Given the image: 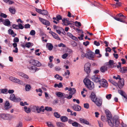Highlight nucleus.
I'll return each mask as SVG.
<instances>
[{"mask_svg": "<svg viewBox=\"0 0 127 127\" xmlns=\"http://www.w3.org/2000/svg\"><path fill=\"white\" fill-rule=\"evenodd\" d=\"M107 122L108 125L111 127H118L120 124L119 118L116 116L112 119H108Z\"/></svg>", "mask_w": 127, "mask_h": 127, "instance_id": "nucleus-1", "label": "nucleus"}, {"mask_svg": "<svg viewBox=\"0 0 127 127\" xmlns=\"http://www.w3.org/2000/svg\"><path fill=\"white\" fill-rule=\"evenodd\" d=\"M86 87L90 90H92L94 87V83L89 79L85 78L83 81Z\"/></svg>", "mask_w": 127, "mask_h": 127, "instance_id": "nucleus-2", "label": "nucleus"}, {"mask_svg": "<svg viewBox=\"0 0 127 127\" xmlns=\"http://www.w3.org/2000/svg\"><path fill=\"white\" fill-rule=\"evenodd\" d=\"M56 94L58 97L61 98H66L69 99L71 98L72 97V96L71 95H69V96H68V95L65 94L64 93L61 92H56Z\"/></svg>", "mask_w": 127, "mask_h": 127, "instance_id": "nucleus-3", "label": "nucleus"}, {"mask_svg": "<svg viewBox=\"0 0 127 127\" xmlns=\"http://www.w3.org/2000/svg\"><path fill=\"white\" fill-rule=\"evenodd\" d=\"M86 58L93 60L94 58L95 54L89 49L86 50Z\"/></svg>", "mask_w": 127, "mask_h": 127, "instance_id": "nucleus-4", "label": "nucleus"}, {"mask_svg": "<svg viewBox=\"0 0 127 127\" xmlns=\"http://www.w3.org/2000/svg\"><path fill=\"white\" fill-rule=\"evenodd\" d=\"M76 30H77V32L78 33V35L80 36H79L78 37V38L80 40H83V32L82 30H80L78 28H77Z\"/></svg>", "mask_w": 127, "mask_h": 127, "instance_id": "nucleus-5", "label": "nucleus"}, {"mask_svg": "<svg viewBox=\"0 0 127 127\" xmlns=\"http://www.w3.org/2000/svg\"><path fill=\"white\" fill-rule=\"evenodd\" d=\"M0 117L4 120H10L11 118V116L9 114H2L0 115Z\"/></svg>", "mask_w": 127, "mask_h": 127, "instance_id": "nucleus-6", "label": "nucleus"}, {"mask_svg": "<svg viewBox=\"0 0 127 127\" xmlns=\"http://www.w3.org/2000/svg\"><path fill=\"white\" fill-rule=\"evenodd\" d=\"M90 66L91 64L89 63H86L85 64L84 66V70L87 73H89L90 72Z\"/></svg>", "mask_w": 127, "mask_h": 127, "instance_id": "nucleus-7", "label": "nucleus"}, {"mask_svg": "<svg viewBox=\"0 0 127 127\" xmlns=\"http://www.w3.org/2000/svg\"><path fill=\"white\" fill-rule=\"evenodd\" d=\"M100 83L101 86L104 88H106L108 86L107 81L104 79H102L100 80Z\"/></svg>", "mask_w": 127, "mask_h": 127, "instance_id": "nucleus-8", "label": "nucleus"}, {"mask_svg": "<svg viewBox=\"0 0 127 127\" xmlns=\"http://www.w3.org/2000/svg\"><path fill=\"white\" fill-rule=\"evenodd\" d=\"M91 78L92 80L95 82H98L100 81V76L97 75H95L92 76Z\"/></svg>", "mask_w": 127, "mask_h": 127, "instance_id": "nucleus-9", "label": "nucleus"}, {"mask_svg": "<svg viewBox=\"0 0 127 127\" xmlns=\"http://www.w3.org/2000/svg\"><path fill=\"white\" fill-rule=\"evenodd\" d=\"M28 68L30 70H32L33 73L35 72L36 71H37L39 70L38 68H37L34 66H31L30 65H28Z\"/></svg>", "mask_w": 127, "mask_h": 127, "instance_id": "nucleus-10", "label": "nucleus"}, {"mask_svg": "<svg viewBox=\"0 0 127 127\" xmlns=\"http://www.w3.org/2000/svg\"><path fill=\"white\" fill-rule=\"evenodd\" d=\"M79 121L80 123L81 124L90 126L91 125V124H90L88 121L84 119L80 118L79 119Z\"/></svg>", "mask_w": 127, "mask_h": 127, "instance_id": "nucleus-11", "label": "nucleus"}, {"mask_svg": "<svg viewBox=\"0 0 127 127\" xmlns=\"http://www.w3.org/2000/svg\"><path fill=\"white\" fill-rule=\"evenodd\" d=\"M124 85V79H121L119 80L118 84V86L119 88L120 89L122 88Z\"/></svg>", "mask_w": 127, "mask_h": 127, "instance_id": "nucleus-12", "label": "nucleus"}, {"mask_svg": "<svg viewBox=\"0 0 127 127\" xmlns=\"http://www.w3.org/2000/svg\"><path fill=\"white\" fill-rule=\"evenodd\" d=\"M62 21L63 24H65V23H66L67 24H73L74 23L72 21H69L68 19L65 18H63L62 19Z\"/></svg>", "mask_w": 127, "mask_h": 127, "instance_id": "nucleus-13", "label": "nucleus"}, {"mask_svg": "<svg viewBox=\"0 0 127 127\" xmlns=\"http://www.w3.org/2000/svg\"><path fill=\"white\" fill-rule=\"evenodd\" d=\"M102 102V100L101 99L97 98L94 102L95 103L97 106H100L101 105Z\"/></svg>", "mask_w": 127, "mask_h": 127, "instance_id": "nucleus-14", "label": "nucleus"}, {"mask_svg": "<svg viewBox=\"0 0 127 127\" xmlns=\"http://www.w3.org/2000/svg\"><path fill=\"white\" fill-rule=\"evenodd\" d=\"M49 33L51 34L54 38L59 40H61L60 38L58 37V35L52 31H50L49 32Z\"/></svg>", "mask_w": 127, "mask_h": 127, "instance_id": "nucleus-15", "label": "nucleus"}, {"mask_svg": "<svg viewBox=\"0 0 127 127\" xmlns=\"http://www.w3.org/2000/svg\"><path fill=\"white\" fill-rule=\"evenodd\" d=\"M90 97L91 100L94 102L95 101L97 98L95 93L93 92L91 93Z\"/></svg>", "mask_w": 127, "mask_h": 127, "instance_id": "nucleus-16", "label": "nucleus"}, {"mask_svg": "<svg viewBox=\"0 0 127 127\" xmlns=\"http://www.w3.org/2000/svg\"><path fill=\"white\" fill-rule=\"evenodd\" d=\"M1 22L3 24H10V23L9 19H6L4 20L1 17L0 18V22Z\"/></svg>", "mask_w": 127, "mask_h": 127, "instance_id": "nucleus-17", "label": "nucleus"}, {"mask_svg": "<svg viewBox=\"0 0 127 127\" xmlns=\"http://www.w3.org/2000/svg\"><path fill=\"white\" fill-rule=\"evenodd\" d=\"M39 20L43 24H50V22L47 20L44 19L41 17H39Z\"/></svg>", "mask_w": 127, "mask_h": 127, "instance_id": "nucleus-18", "label": "nucleus"}, {"mask_svg": "<svg viewBox=\"0 0 127 127\" xmlns=\"http://www.w3.org/2000/svg\"><path fill=\"white\" fill-rule=\"evenodd\" d=\"M105 112L106 115L107 120H108V119H111L112 118V116L111 113L108 110H106L105 111Z\"/></svg>", "mask_w": 127, "mask_h": 127, "instance_id": "nucleus-19", "label": "nucleus"}, {"mask_svg": "<svg viewBox=\"0 0 127 127\" xmlns=\"http://www.w3.org/2000/svg\"><path fill=\"white\" fill-rule=\"evenodd\" d=\"M67 35L70 38L72 39L75 40L76 41H78V38L76 37L73 36L72 34L69 32H68L67 33Z\"/></svg>", "mask_w": 127, "mask_h": 127, "instance_id": "nucleus-20", "label": "nucleus"}, {"mask_svg": "<svg viewBox=\"0 0 127 127\" xmlns=\"http://www.w3.org/2000/svg\"><path fill=\"white\" fill-rule=\"evenodd\" d=\"M72 107L74 110L76 111H79L81 109V107L80 106L76 105H74Z\"/></svg>", "mask_w": 127, "mask_h": 127, "instance_id": "nucleus-21", "label": "nucleus"}, {"mask_svg": "<svg viewBox=\"0 0 127 127\" xmlns=\"http://www.w3.org/2000/svg\"><path fill=\"white\" fill-rule=\"evenodd\" d=\"M18 74L19 75L25 79H27L29 78V76L27 75L22 72H19L18 73Z\"/></svg>", "mask_w": 127, "mask_h": 127, "instance_id": "nucleus-22", "label": "nucleus"}, {"mask_svg": "<svg viewBox=\"0 0 127 127\" xmlns=\"http://www.w3.org/2000/svg\"><path fill=\"white\" fill-rule=\"evenodd\" d=\"M13 82L18 83L19 84L21 85L23 83V82L21 80L14 77Z\"/></svg>", "mask_w": 127, "mask_h": 127, "instance_id": "nucleus-23", "label": "nucleus"}, {"mask_svg": "<svg viewBox=\"0 0 127 127\" xmlns=\"http://www.w3.org/2000/svg\"><path fill=\"white\" fill-rule=\"evenodd\" d=\"M113 17L115 20L117 21L121 22L123 23H127V22H125V21L124 20H123L122 19V18H118V17H117L116 16V17L113 16Z\"/></svg>", "mask_w": 127, "mask_h": 127, "instance_id": "nucleus-24", "label": "nucleus"}, {"mask_svg": "<svg viewBox=\"0 0 127 127\" xmlns=\"http://www.w3.org/2000/svg\"><path fill=\"white\" fill-rule=\"evenodd\" d=\"M119 70L121 72L123 73H125L127 72V67H124L121 68Z\"/></svg>", "mask_w": 127, "mask_h": 127, "instance_id": "nucleus-25", "label": "nucleus"}, {"mask_svg": "<svg viewBox=\"0 0 127 127\" xmlns=\"http://www.w3.org/2000/svg\"><path fill=\"white\" fill-rule=\"evenodd\" d=\"M53 46L52 44L51 43H47L46 45V47L50 50H51L53 48Z\"/></svg>", "mask_w": 127, "mask_h": 127, "instance_id": "nucleus-26", "label": "nucleus"}, {"mask_svg": "<svg viewBox=\"0 0 127 127\" xmlns=\"http://www.w3.org/2000/svg\"><path fill=\"white\" fill-rule=\"evenodd\" d=\"M69 91H70L69 92V95H72L76 92V90L74 88H69Z\"/></svg>", "mask_w": 127, "mask_h": 127, "instance_id": "nucleus-27", "label": "nucleus"}, {"mask_svg": "<svg viewBox=\"0 0 127 127\" xmlns=\"http://www.w3.org/2000/svg\"><path fill=\"white\" fill-rule=\"evenodd\" d=\"M8 33L11 34L13 37H14L16 35V34L15 33L12 29H9L8 31Z\"/></svg>", "mask_w": 127, "mask_h": 127, "instance_id": "nucleus-28", "label": "nucleus"}, {"mask_svg": "<svg viewBox=\"0 0 127 127\" xmlns=\"http://www.w3.org/2000/svg\"><path fill=\"white\" fill-rule=\"evenodd\" d=\"M10 103L9 101H6L5 103V105L4 108L6 110H7L10 108Z\"/></svg>", "mask_w": 127, "mask_h": 127, "instance_id": "nucleus-29", "label": "nucleus"}, {"mask_svg": "<svg viewBox=\"0 0 127 127\" xmlns=\"http://www.w3.org/2000/svg\"><path fill=\"white\" fill-rule=\"evenodd\" d=\"M107 67L105 66H102L100 68V71L102 72L103 73L107 71Z\"/></svg>", "mask_w": 127, "mask_h": 127, "instance_id": "nucleus-30", "label": "nucleus"}, {"mask_svg": "<svg viewBox=\"0 0 127 127\" xmlns=\"http://www.w3.org/2000/svg\"><path fill=\"white\" fill-rule=\"evenodd\" d=\"M109 66L111 67H113L115 65H114L115 64L114 63V61L113 60H110L109 62Z\"/></svg>", "mask_w": 127, "mask_h": 127, "instance_id": "nucleus-31", "label": "nucleus"}, {"mask_svg": "<svg viewBox=\"0 0 127 127\" xmlns=\"http://www.w3.org/2000/svg\"><path fill=\"white\" fill-rule=\"evenodd\" d=\"M61 120L63 122H66L67 121L68 118L65 116H62L60 118Z\"/></svg>", "mask_w": 127, "mask_h": 127, "instance_id": "nucleus-32", "label": "nucleus"}, {"mask_svg": "<svg viewBox=\"0 0 127 127\" xmlns=\"http://www.w3.org/2000/svg\"><path fill=\"white\" fill-rule=\"evenodd\" d=\"M9 10L11 13L12 14H15L16 10L14 8L10 7L9 8Z\"/></svg>", "mask_w": 127, "mask_h": 127, "instance_id": "nucleus-33", "label": "nucleus"}, {"mask_svg": "<svg viewBox=\"0 0 127 127\" xmlns=\"http://www.w3.org/2000/svg\"><path fill=\"white\" fill-rule=\"evenodd\" d=\"M7 90L6 89H0V94H7Z\"/></svg>", "mask_w": 127, "mask_h": 127, "instance_id": "nucleus-34", "label": "nucleus"}, {"mask_svg": "<svg viewBox=\"0 0 127 127\" xmlns=\"http://www.w3.org/2000/svg\"><path fill=\"white\" fill-rule=\"evenodd\" d=\"M25 111L27 113H29L31 112V109L30 108H28L27 106H25L24 107Z\"/></svg>", "mask_w": 127, "mask_h": 127, "instance_id": "nucleus-35", "label": "nucleus"}, {"mask_svg": "<svg viewBox=\"0 0 127 127\" xmlns=\"http://www.w3.org/2000/svg\"><path fill=\"white\" fill-rule=\"evenodd\" d=\"M31 86L28 84H27L25 86V89L26 91H29L31 89Z\"/></svg>", "mask_w": 127, "mask_h": 127, "instance_id": "nucleus-36", "label": "nucleus"}, {"mask_svg": "<svg viewBox=\"0 0 127 127\" xmlns=\"http://www.w3.org/2000/svg\"><path fill=\"white\" fill-rule=\"evenodd\" d=\"M63 85L61 83H60L59 84H55L54 85V87L55 88L58 87V88H61L63 87Z\"/></svg>", "mask_w": 127, "mask_h": 127, "instance_id": "nucleus-37", "label": "nucleus"}, {"mask_svg": "<svg viewBox=\"0 0 127 127\" xmlns=\"http://www.w3.org/2000/svg\"><path fill=\"white\" fill-rule=\"evenodd\" d=\"M99 50L98 49H96L95 51V54H98V56H97L98 58H100L101 56V55L99 53Z\"/></svg>", "mask_w": 127, "mask_h": 127, "instance_id": "nucleus-38", "label": "nucleus"}, {"mask_svg": "<svg viewBox=\"0 0 127 127\" xmlns=\"http://www.w3.org/2000/svg\"><path fill=\"white\" fill-rule=\"evenodd\" d=\"M46 124L49 127H54L52 123L51 122H46Z\"/></svg>", "mask_w": 127, "mask_h": 127, "instance_id": "nucleus-39", "label": "nucleus"}, {"mask_svg": "<svg viewBox=\"0 0 127 127\" xmlns=\"http://www.w3.org/2000/svg\"><path fill=\"white\" fill-rule=\"evenodd\" d=\"M15 97V95L14 94H11L10 97V99L11 100L14 101Z\"/></svg>", "mask_w": 127, "mask_h": 127, "instance_id": "nucleus-40", "label": "nucleus"}, {"mask_svg": "<svg viewBox=\"0 0 127 127\" xmlns=\"http://www.w3.org/2000/svg\"><path fill=\"white\" fill-rule=\"evenodd\" d=\"M56 124L57 126L60 127H63L64 125L63 123L59 122H57Z\"/></svg>", "mask_w": 127, "mask_h": 127, "instance_id": "nucleus-41", "label": "nucleus"}, {"mask_svg": "<svg viewBox=\"0 0 127 127\" xmlns=\"http://www.w3.org/2000/svg\"><path fill=\"white\" fill-rule=\"evenodd\" d=\"M54 77L55 78L58 79H59L61 81L62 80H63V77L60 76L58 74H57L55 75Z\"/></svg>", "mask_w": 127, "mask_h": 127, "instance_id": "nucleus-42", "label": "nucleus"}, {"mask_svg": "<svg viewBox=\"0 0 127 127\" xmlns=\"http://www.w3.org/2000/svg\"><path fill=\"white\" fill-rule=\"evenodd\" d=\"M36 61V60H31L30 61V64L34 66H35Z\"/></svg>", "mask_w": 127, "mask_h": 127, "instance_id": "nucleus-43", "label": "nucleus"}, {"mask_svg": "<svg viewBox=\"0 0 127 127\" xmlns=\"http://www.w3.org/2000/svg\"><path fill=\"white\" fill-rule=\"evenodd\" d=\"M48 12L46 10H42L41 14L47 15L48 14Z\"/></svg>", "mask_w": 127, "mask_h": 127, "instance_id": "nucleus-44", "label": "nucleus"}, {"mask_svg": "<svg viewBox=\"0 0 127 127\" xmlns=\"http://www.w3.org/2000/svg\"><path fill=\"white\" fill-rule=\"evenodd\" d=\"M68 54L67 53H65L62 55V57L64 59H66L68 57Z\"/></svg>", "mask_w": 127, "mask_h": 127, "instance_id": "nucleus-45", "label": "nucleus"}, {"mask_svg": "<svg viewBox=\"0 0 127 127\" xmlns=\"http://www.w3.org/2000/svg\"><path fill=\"white\" fill-rule=\"evenodd\" d=\"M32 43H31L30 42H28L26 43V44L25 46L26 47L29 48L31 46H32Z\"/></svg>", "mask_w": 127, "mask_h": 127, "instance_id": "nucleus-46", "label": "nucleus"}, {"mask_svg": "<svg viewBox=\"0 0 127 127\" xmlns=\"http://www.w3.org/2000/svg\"><path fill=\"white\" fill-rule=\"evenodd\" d=\"M36 62L35 63V66L37 67H39L41 65V63L38 61L36 60Z\"/></svg>", "mask_w": 127, "mask_h": 127, "instance_id": "nucleus-47", "label": "nucleus"}, {"mask_svg": "<svg viewBox=\"0 0 127 127\" xmlns=\"http://www.w3.org/2000/svg\"><path fill=\"white\" fill-rule=\"evenodd\" d=\"M45 109L48 111H51L52 110V109L51 107L48 106L45 107Z\"/></svg>", "mask_w": 127, "mask_h": 127, "instance_id": "nucleus-48", "label": "nucleus"}, {"mask_svg": "<svg viewBox=\"0 0 127 127\" xmlns=\"http://www.w3.org/2000/svg\"><path fill=\"white\" fill-rule=\"evenodd\" d=\"M36 106L33 105L31 107V110L33 112H35Z\"/></svg>", "mask_w": 127, "mask_h": 127, "instance_id": "nucleus-49", "label": "nucleus"}, {"mask_svg": "<svg viewBox=\"0 0 127 127\" xmlns=\"http://www.w3.org/2000/svg\"><path fill=\"white\" fill-rule=\"evenodd\" d=\"M21 100V99L20 97H15L14 101L15 102H19Z\"/></svg>", "mask_w": 127, "mask_h": 127, "instance_id": "nucleus-50", "label": "nucleus"}, {"mask_svg": "<svg viewBox=\"0 0 127 127\" xmlns=\"http://www.w3.org/2000/svg\"><path fill=\"white\" fill-rule=\"evenodd\" d=\"M72 126L75 127H78L80 124L76 122H73L72 124Z\"/></svg>", "mask_w": 127, "mask_h": 127, "instance_id": "nucleus-51", "label": "nucleus"}, {"mask_svg": "<svg viewBox=\"0 0 127 127\" xmlns=\"http://www.w3.org/2000/svg\"><path fill=\"white\" fill-rule=\"evenodd\" d=\"M54 115L57 118H59L60 117V115L57 112H55Z\"/></svg>", "mask_w": 127, "mask_h": 127, "instance_id": "nucleus-52", "label": "nucleus"}, {"mask_svg": "<svg viewBox=\"0 0 127 127\" xmlns=\"http://www.w3.org/2000/svg\"><path fill=\"white\" fill-rule=\"evenodd\" d=\"M20 105L22 106H24L25 105H28V103H27L26 102H25L23 103L22 102H21L20 103Z\"/></svg>", "mask_w": 127, "mask_h": 127, "instance_id": "nucleus-53", "label": "nucleus"}, {"mask_svg": "<svg viewBox=\"0 0 127 127\" xmlns=\"http://www.w3.org/2000/svg\"><path fill=\"white\" fill-rule=\"evenodd\" d=\"M112 95L111 94H110L106 95V98L108 100H110L111 97Z\"/></svg>", "mask_w": 127, "mask_h": 127, "instance_id": "nucleus-54", "label": "nucleus"}, {"mask_svg": "<svg viewBox=\"0 0 127 127\" xmlns=\"http://www.w3.org/2000/svg\"><path fill=\"white\" fill-rule=\"evenodd\" d=\"M54 29L56 30H58V29H61V27H59L58 26H57L56 25H54L53 26Z\"/></svg>", "mask_w": 127, "mask_h": 127, "instance_id": "nucleus-55", "label": "nucleus"}, {"mask_svg": "<svg viewBox=\"0 0 127 127\" xmlns=\"http://www.w3.org/2000/svg\"><path fill=\"white\" fill-rule=\"evenodd\" d=\"M16 127H23L22 123L21 122H19Z\"/></svg>", "mask_w": 127, "mask_h": 127, "instance_id": "nucleus-56", "label": "nucleus"}, {"mask_svg": "<svg viewBox=\"0 0 127 127\" xmlns=\"http://www.w3.org/2000/svg\"><path fill=\"white\" fill-rule=\"evenodd\" d=\"M12 27L13 28L16 29H18L19 27H18V25L16 24H13Z\"/></svg>", "mask_w": 127, "mask_h": 127, "instance_id": "nucleus-57", "label": "nucleus"}, {"mask_svg": "<svg viewBox=\"0 0 127 127\" xmlns=\"http://www.w3.org/2000/svg\"><path fill=\"white\" fill-rule=\"evenodd\" d=\"M58 46L59 47H66V45L63 43H61L60 44H59L58 45Z\"/></svg>", "mask_w": 127, "mask_h": 127, "instance_id": "nucleus-58", "label": "nucleus"}, {"mask_svg": "<svg viewBox=\"0 0 127 127\" xmlns=\"http://www.w3.org/2000/svg\"><path fill=\"white\" fill-rule=\"evenodd\" d=\"M113 78L114 79H115L116 80L119 79L120 80L121 79L120 78V76L118 75H117V77H116L115 76H114L113 77Z\"/></svg>", "mask_w": 127, "mask_h": 127, "instance_id": "nucleus-59", "label": "nucleus"}, {"mask_svg": "<svg viewBox=\"0 0 127 127\" xmlns=\"http://www.w3.org/2000/svg\"><path fill=\"white\" fill-rule=\"evenodd\" d=\"M70 74V72L68 70H66V71L65 72L64 74H63V76H66L67 74L69 75Z\"/></svg>", "mask_w": 127, "mask_h": 127, "instance_id": "nucleus-60", "label": "nucleus"}, {"mask_svg": "<svg viewBox=\"0 0 127 127\" xmlns=\"http://www.w3.org/2000/svg\"><path fill=\"white\" fill-rule=\"evenodd\" d=\"M18 49L17 47L14 48H13V52L15 53H18Z\"/></svg>", "mask_w": 127, "mask_h": 127, "instance_id": "nucleus-61", "label": "nucleus"}, {"mask_svg": "<svg viewBox=\"0 0 127 127\" xmlns=\"http://www.w3.org/2000/svg\"><path fill=\"white\" fill-rule=\"evenodd\" d=\"M35 8V10L37 12H38V13H39L41 14L42 10L38 9L37 8Z\"/></svg>", "mask_w": 127, "mask_h": 127, "instance_id": "nucleus-62", "label": "nucleus"}, {"mask_svg": "<svg viewBox=\"0 0 127 127\" xmlns=\"http://www.w3.org/2000/svg\"><path fill=\"white\" fill-rule=\"evenodd\" d=\"M0 16L4 18H6L7 17V15L3 13H1L0 15Z\"/></svg>", "mask_w": 127, "mask_h": 127, "instance_id": "nucleus-63", "label": "nucleus"}, {"mask_svg": "<svg viewBox=\"0 0 127 127\" xmlns=\"http://www.w3.org/2000/svg\"><path fill=\"white\" fill-rule=\"evenodd\" d=\"M101 119L103 122H105L106 121V117L104 116H101Z\"/></svg>", "mask_w": 127, "mask_h": 127, "instance_id": "nucleus-64", "label": "nucleus"}]
</instances>
